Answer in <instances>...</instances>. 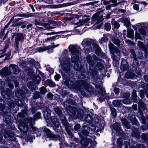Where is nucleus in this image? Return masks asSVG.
Masks as SVG:
<instances>
[{
  "mask_svg": "<svg viewBox=\"0 0 148 148\" xmlns=\"http://www.w3.org/2000/svg\"><path fill=\"white\" fill-rule=\"evenodd\" d=\"M81 16V15H77L75 14V15H72V16L70 17H69L67 19L69 20H71L73 19V18L74 17L76 18H78Z\"/></svg>",
  "mask_w": 148,
  "mask_h": 148,
  "instance_id": "33",
  "label": "nucleus"
},
{
  "mask_svg": "<svg viewBox=\"0 0 148 148\" xmlns=\"http://www.w3.org/2000/svg\"><path fill=\"white\" fill-rule=\"evenodd\" d=\"M114 92L116 95V96H115V97H116L117 96V95L119 92V90L118 88H114Z\"/></svg>",
  "mask_w": 148,
  "mask_h": 148,
  "instance_id": "54",
  "label": "nucleus"
},
{
  "mask_svg": "<svg viewBox=\"0 0 148 148\" xmlns=\"http://www.w3.org/2000/svg\"><path fill=\"white\" fill-rule=\"evenodd\" d=\"M133 118V119L131 120L133 123L134 124H137V121L136 119L135 118V117L134 116Z\"/></svg>",
  "mask_w": 148,
  "mask_h": 148,
  "instance_id": "63",
  "label": "nucleus"
},
{
  "mask_svg": "<svg viewBox=\"0 0 148 148\" xmlns=\"http://www.w3.org/2000/svg\"><path fill=\"white\" fill-rule=\"evenodd\" d=\"M32 82H29L27 84V86L28 88L30 89L32 91H33L35 90V86L32 85Z\"/></svg>",
  "mask_w": 148,
  "mask_h": 148,
  "instance_id": "30",
  "label": "nucleus"
},
{
  "mask_svg": "<svg viewBox=\"0 0 148 148\" xmlns=\"http://www.w3.org/2000/svg\"><path fill=\"white\" fill-rule=\"evenodd\" d=\"M68 51L64 50L60 58V66L64 72L66 74H68L70 72V59L68 57L67 55Z\"/></svg>",
  "mask_w": 148,
  "mask_h": 148,
  "instance_id": "3",
  "label": "nucleus"
},
{
  "mask_svg": "<svg viewBox=\"0 0 148 148\" xmlns=\"http://www.w3.org/2000/svg\"><path fill=\"white\" fill-rule=\"evenodd\" d=\"M122 20L123 21L124 25L126 27H128L130 25V21L127 18H122Z\"/></svg>",
  "mask_w": 148,
  "mask_h": 148,
  "instance_id": "26",
  "label": "nucleus"
},
{
  "mask_svg": "<svg viewBox=\"0 0 148 148\" xmlns=\"http://www.w3.org/2000/svg\"><path fill=\"white\" fill-rule=\"evenodd\" d=\"M46 82L50 86L54 87L56 85L55 84L54 82L50 80H47Z\"/></svg>",
  "mask_w": 148,
  "mask_h": 148,
  "instance_id": "29",
  "label": "nucleus"
},
{
  "mask_svg": "<svg viewBox=\"0 0 148 148\" xmlns=\"http://www.w3.org/2000/svg\"><path fill=\"white\" fill-rule=\"evenodd\" d=\"M90 44L91 42L90 40L88 39H84L82 43V45L84 48L87 47L86 49L87 48V47H89V45Z\"/></svg>",
  "mask_w": 148,
  "mask_h": 148,
  "instance_id": "15",
  "label": "nucleus"
},
{
  "mask_svg": "<svg viewBox=\"0 0 148 148\" xmlns=\"http://www.w3.org/2000/svg\"><path fill=\"white\" fill-rule=\"evenodd\" d=\"M109 47L111 53L113 56H116L118 58H120V53L119 50L115 47L112 43H109Z\"/></svg>",
  "mask_w": 148,
  "mask_h": 148,
  "instance_id": "8",
  "label": "nucleus"
},
{
  "mask_svg": "<svg viewBox=\"0 0 148 148\" xmlns=\"http://www.w3.org/2000/svg\"><path fill=\"white\" fill-rule=\"evenodd\" d=\"M102 16H99L98 13L95 14L92 18V24H97L103 20Z\"/></svg>",
  "mask_w": 148,
  "mask_h": 148,
  "instance_id": "11",
  "label": "nucleus"
},
{
  "mask_svg": "<svg viewBox=\"0 0 148 148\" xmlns=\"http://www.w3.org/2000/svg\"><path fill=\"white\" fill-rule=\"evenodd\" d=\"M63 77L64 84L69 88H74L79 90L82 88L89 91L90 90V89H92L91 86L85 81H78L76 82L73 78L65 79L64 76H63Z\"/></svg>",
  "mask_w": 148,
  "mask_h": 148,
  "instance_id": "2",
  "label": "nucleus"
},
{
  "mask_svg": "<svg viewBox=\"0 0 148 148\" xmlns=\"http://www.w3.org/2000/svg\"><path fill=\"white\" fill-rule=\"evenodd\" d=\"M141 118L143 124H145L146 123V120L145 118L143 116H141Z\"/></svg>",
  "mask_w": 148,
  "mask_h": 148,
  "instance_id": "56",
  "label": "nucleus"
},
{
  "mask_svg": "<svg viewBox=\"0 0 148 148\" xmlns=\"http://www.w3.org/2000/svg\"><path fill=\"white\" fill-rule=\"evenodd\" d=\"M5 83L3 81H0V89L1 91V94L5 98L8 105L10 107L13 106L14 102L10 99V97L12 94V91L8 88H4Z\"/></svg>",
  "mask_w": 148,
  "mask_h": 148,
  "instance_id": "4",
  "label": "nucleus"
},
{
  "mask_svg": "<svg viewBox=\"0 0 148 148\" xmlns=\"http://www.w3.org/2000/svg\"><path fill=\"white\" fill-rule=\"evenodd\" d=\"M112 103L114 106L118 107L121 105V101L119 100H115L113 101Z\"/></svg>",
  "mask_w": 148,
  "mask_h": 148,
  "instance_id": "23",
  "label": "nucleus"
},
{
  "mask_svg": "<svg viewBox=\"0 0 148 148\" xmlns=\"http://www.w3.org/2000/svg\"><path fill=\"white\" fill-rule=\"evenodd\" d=\"M110 1L114 4L113 6H117L120 3V2L116 3L117 1L116 0H110Z\"/></svg>",
  "mask_w": 148,
  "mask_h": 148,
  "instance_id": "47",
  "label": "nucleus"
},
{
  "mask_svg": "<svg viewBox=\"0 0 148 148\" xmlns=\"http://www.w3.org/2000/svg\"><path fill=\"white\" fill-rule=\"evenodd\" d=\"M93 50H95L96 54L99 55L101 53V50L100 47L97 45H95Z\"/></svg>",
  "mask_w": 148,
  "mask_h": 148,
  "instance_id": "21",
  "label": "nucleus"
},
{
  "mask_svg": "<svg viewBox=\"0 0 148 148\" xmlns=\"http://www.w3.org/2000/svg\"><path fill=\"white\" fill-rule=\"evenodd\" d=\"M47 97L48 99H51L53 98V96L52 94L50 93H49L47 95Z\"/></svg>",
  "mask_w": 148,
  "mask_h": 148,
  "instance_id": "57",
  "label": "nucleus"
},
{
  "mask_svg": "<svg viewBox=\"0 0 148 148\" xmlns=\"http://www.w3.org/2000/svg\"><path fill=\"white\" fill-rule=\"evenodd\" d=\"M108 39L107 37H103L101 38V40H102V42H106L108 40Z\"/></svg>",
  "mask_w": 148,
  "mask_h": 148,
  "instance_id": "62",
  "label": "nucleus"
},
{
  "mask_svg": "<svg viewBox=\"0 0 148 148\" xmlns=\"http://www.w3.org/2000/svg\"><path fill=\"white\" fill-rule=\"evenodd\" d=\"M46 69L47 71L49 72L50 74H52L54 72L53 70L51 68H48L47 67Z\"/></svg>",
  "mask_w": 148,
  "mask_h": 148,
  "instance_id": "53",
  "label": "nucleus"
},
{
  "mask_svg": "<svg viewBox=\"0 0 148 148\" xmlns=\"http://www.w3.org/2000/svg\"><path fill=\"white\" fill-rule=\"evenodd\" d=\"M80 127V125L79 124H76L74 127L75 130L76 131H78Z\"/></svg>",
  "mask_w": 148,
  "mask_h": 148,
  "instance_id": "52",
  "label": "nucleus"
},
{
  "mask_svg": "<svg viewBox=\"0 0 148 148\" xmlns=\"http://www.w3.org/2000/svg\"><path fill=\"white\" fill-rule=\"evenodd\" d=\"M110 110L112 115L114 117H115L116 116V112L115 109L113 108H112L110 109Z\"/></svg>",
  "mask_w": 148,
  "mask_h": 148,
  "instance_id": "42",
  "label": "nucleus"
},
{
  "mask_svg": "<svg viewBox=\"0 0 148 148\" xmlns=\"http://www.w3.org/2000/svg\"><path fill=\"white\" fill-rule=\"evenodd\" d=\"M112 128L116 131L120 130V124L117 123H114L112 125Z\"/></svg>",
  "mask_w": 148,
  "mask_h": 148,
  "instance_id": "25",
  "label": "nucleus"
},
{
  "mask_svg": "<svg viewBox=\"0 0 148 148\" xmlns=\"http://www.w3.org/2000/svg\"><path fill=\"white\" fill-rule=\"evenodd\" d=\"M139 47L141 48H142L144 50H145V47L144 46L143 43L141 42L140 41H139L138 42V44Z\"/></svg>",
  "mask_w": 148,
  "mask_h": 148,
  "instance_id": "37",
  "label": "nucleus"
},
{
  "mask_svg": "<svg viewBox=\"0 0 148 148\" xmlns=\"http://www.w3.org/2000/svg\"><path fill=\"white\" fill-rule=\"evenodd\" d=\"M61 77L59 74H56L54 76V78L56 80L58 81Z\"/></svg>",
  "mask_w": 148,
  "mask_h": 148,
  "instance_id": "55",
  "label": "nucleus"
},
{
  "mask_svg": "<svg viewBox=\"0 0 148 148\" xmlns=\"http://www.w3.org/2000/svg\"><path fill=\"white\" fill-rule=\"evenodd\" d=\"M9 70L8 67H5L2 69L1 71V74L2 76H7L10 74L11 72H12L15 74H17L19 72L18 66L15 64H11L9 66Z\"/></svg>",
  "mask_w": 148,
  "mask_h": 148,
  "instance_id": "6",
  "label": "nucleus"
},
{
  "mask_svg": "<svg viewBox=\"0 0 148 148\" xmlns=\"http://www.w3.org/2000/svg\"><path fill=\"white\" fill-rule=\"evenodd\" d=\"M29 61L30 62L31 64H32V65L34 66L35 65V62L34 59H30V60H29Z\"/></svg>",
  "mask_w": 148,
  "mask_h": 148,
  "instance_id": "59",
  "label": "nucleus"
},
{
  "mask_svg": "<svg viewBox=\"0 0 148 148\" xmlns=\"http://www.w3.org/2000/svg\"><path fill=\"white\" fill-rule=\"evenodd\" d=\"M132 136L134 137H136L137 138H139V134L136 129H134L133 130V132L132 134Z\"/></svg>",
  "mask_w": 148,
  "mask_h": 148,
  "instance_id": "24",
  "label": "nucleus"
},
{
  "mask_svg": "<svg viewBox=\"0 0 148 148\" xmlns=\"http://www.w3.org/2000/svg\"><path fill=\"white\" fill-rule=\"evenodd\" d=\"M16 95V97L20 98V96H22V94L23 93V91L21 90H16L15 91Z\"/></svg>",
  "mask_w": 148,
  "mask_h": 148,
  "instance_id": "28",
  "label": "nucleus"
},
{
  "mask_svg": "<svg viewBox=\"0 0 148 148\" xmlns=\"http://www.w3.org/2000/svg\"><path fill=\"white\" fill-rule=\"evenodd\" d=\"M122 121L123 124L128 129L130 128V125L128 122L127 120L125 119H122Z\"/></svg>",
  "mask_w": 148,
  "mask_h": 148,
  "instance_id": "27",
  "label": "nucleus"
},
{
  "mask_svg": "<svg viewBox=\"0 0 148 148\" xmlns=\"http://www.w3.org/2000/svg\"><path fill=\"white\" fill-rule=\"evenodd\" d=\"M123 102L125 104H129L130 103L129 101L127 99H123Z\"/></svg>",
  "mask_w": 148,
  "mask_h": 148,
  "instance_id": "64",
  "label": "nucleus"
},
{
  "mask_svg": "<svg viewBox=\"0 0 148 148\" xmlns=\"http://www.w3.org/2000/svg\"><path fill=\"white\" fill-rule=\"evenodd\" d=\"M135 38L136 39H141V37L140 36L139 33L137 31H136L135 32Z\"/></svg>",
  "mask_w": 148,
  "mask_h": 148,
  "instance_id": "45",
  "label": "nucleus"
},
{
  "mask_svg": "<svg viewBox=\"0 0 148 148\" xmlns=\"http://www.w3.org/2000/svg\"><path fill=\"white\" fill-rule=\"evenodd\" d=\"M51 114V111L49 109L47 108L46 110L44 111V115L45 117L48 119L50 117Z\"/></svg>",
  "mask_w": 148,
  "mask_h": 148,
  "instance_id": "19",
  "label": "nucleus"
},
{
  "mask_svg": "<svg viewBox=\"0 0 148 148\" xmlns=\"http://www.w3.org/2000/svg\"><path fill=\"white\" fill-rule=\"evenodd\" d=\"M5 51V49H4L3 50H0V58H2L4 56L3 54Z\"/></svg>",
  "mask_w": 148,
  "mask_h": 148,
  "instance_id": "49",
  "label": "nucleus"
},
{
  "mask_svg": "<svg viewBox=\"0 0 148 148\" xmlns=\"http://www.w3.org/2000/svg\"><path fill=\"white\" fill-rule=\"evenodd\" d=\"M97 67L99 68V69L102 70L103 67V66L100 63L98 62L97 63Z\"/></svg>",
  "mask_w": 148,
  "mask_h": 148,
  "instance_id": "46",
  "label": "nucleus"
},
{
  "mask_svg": "<svg viewBox=\"0 0 148 148\" xmlns=\"http://www.w3.org/2000/svg\"><path fill=\"white\" fill-rule=\"evenodd\" d=\"M90 20V18L86 16H84L82 19V21L84 22V24L87 23Z\"/></svg>",
  "mask_w": 148,
  "mask_h": 148,
  "instance_id": "34",
  "label": "nucleus"
},
{
  "mask_svg": "<svg viewBox=\"0 0 148 148\" xmlns=\"http://www.w3.org/2000/svg\"><path fill=\"white\" fill-rule=\"evenodd\" d=\"M40 92H36L35 93L33 97L35 99H37L40 97Z\"/></svg>",
  "mask_w": 148,
  "mask_h": 148,
  "instance_id": "50",
  "label": "nucleus"
},
{
  "mask_svg": "<svg viewBox=\"0 0 148 148\" xmlns=\"http://www.w3.org/2000/svg\"><path fill=\"white\" fill-rule=\"evenodd\" d=\"M122 139L121 138H119L117 139V143L118 145L120 147H121V146L122 144Z\"/></svg>",
  "mask_w": 148,
  "mask_h": 148,
  "instance_id": "48",
  "label": "nucleus"
},
{
  "mask_svg": "<svg viewBox=\"0 0 148 148\" xmlns=\"http://www.w3.org/2000/svg\"><path fill=\"white\" fill-rule=\"evenodd\" d=\"M42 25L43 26L45 27L47 29H48L54 28V27L51 26L50 25L48 24L43 23L42 24Z\"/></svg>",
  "mask_w": 148,
  "mask_h": 148,
  "instance_id": "35",
  "label": "nucleus"
},
{
  "mask_svg": "<svg viewBox=\"0 0 148 148\" xmlns=\"http://www.w3.org/2000/svg\"><path fill=\"white\" fill-rule=\"evenodd\" d=\"M136 92V91L135 90H134L132 92V98L134 101H136V99L137 97Z\"/></svg>",
  "mask_w": 148,
  "mask_h": 148,
  "instance_id": "41",
  "label": "nucleus"
},
{
  "mask_svg": "<svg viewBox=\"0 0 148 148\" xmlns=\"http://www.w3.org/2000/svg\"><path fill=\"white\" fill-rule=\"evenodd\" d=\"M43 130L44 132L46 133V135L52 140H60V136L57 135L53 134L51 132L49 129L45 127L43 128Z\"/></svg>",
  "mask_w": 148,
  "mask_h": 148,
  "instance_id": "10",
  "label": "nucleus"
},
{
  "mask_svg": "<svg viewBox=\"0 0 148 148\" xmlns=\"http://www.w3.org/2000/svg\"><path fill=\"white\" fill-rule=\"evenodd\" d=\"M133 8L135 10H136L137 11L139 10V7L137 4H134V5H133Z\"/></svg>",
  "mask_w": 148,
  "mask_h": 148,
  "instance_id": "58",
  "label": "nucleus"
},
{
  "mask_svg": "<svg viewBox=\"0 0 148 148\" xmlns=\"http://www.w3.org/2000/svg\"><path fill=\"white\" fill-rule=\"evenodd\" d=\"M4 136L5 138H8L13 137L14 134L11 131H5L4 133Z\"/></svg>",
  "mask_w": 148,
  "mask_h": 148,
  "instance_id": "17",
  "label": "nucleus"
},
{
  "mask_svg": "<svg viewBox=\"0 0 148 148\" xmlns=\"http://www.w3.org/2000/svg\"><path fill=\"white\" fill-rule=\"evenodd\" d=\"M142 138L144 140H148V133L146 134H143L142 135Z\"/></svg>",
  "mask_w": 148,
  "mask_h": 148,
  "instance_id": "39",
  "label": "nucleus"
},
{
  "mask_svg": "<svg viewBox=\"0 0 148 148\" xmlns=\"http://www.w3.org/2000/svg\"><path fill=\"white\" fill-rule=\"evenodd\" d=\"M69 49L71 54V62H75L74 65L75 70L79 71L82 68L80 62L79 60V56L81 54V49L78 46L75 45H70Z\"/></svg>",
  "mask_w": 148,
  "mask_h": 148,
  "instance_id": "1",
  "label": "nucleus"
},
{
  "mask_svg": "<svg viewBox=\"0 0 148 148\" xmlns=\"http://www.w3.org/2000/svg\"><path fill=\"white\" fill-rule=\"evenodd\" d=\"M25 123H27V125L23 122L19 124L18 127L21 132H26L28 128H31L32 129L36 130V129H34V127L33 126L34 123V119L31 117L28 118L26 119Z\"/></svg>",
  "mask_w": 148,
  "mask_h": 148,
  "instance_id": "5",
  "label": "nucleus"
},
{
  "mask_svg": "<svg viewBox=\"0 0 148 148\" xmlns=\"http://www.w3.org/2000/svg\"><path fill=\"white\" fill-rule=\"evenodd\" d=\"M125 148H129L130 147L129 144L127 141L125 142Z\"/></svg>",
  "mask_w": 148,
  "mask_h": 148,
  "instance_id": "61",
  "label": "nucleus"
},
{
  "mask_svg": "<svg viewBox=\"0 0 148 148\" xmlns=\"http://www.w3.org/2000/svg\"><path fill=\"white\" fill-rule=\"evenodd\" d=\"M51 121L54 126L57 128H59L60 130L61 129V127H60V123L58 121L57 119L54 117L52 116L51 118Z\"/></svg>",
  "mask_w": 148,
  "mask_h": 148,
  "instance_id": "14",
  "label": "nucleus"
},
{
  "mask_svg": "<svg viewBox=\"0 0 148 148\" xmlns=\"http://www.w3.org/2000/svg\"><path fill=\"white\" fill-rule=\"evenodd\" d=\"M54 110L55 112L58 115L60 116L62 115V112L59 108H55Z\"/></svg>",
  "mask_w": 148,
  "mask_h": 148,
  "instance_id": "32",
  "label": "nucleus"
},
{
  "mask_svg": "<svg viewBox=\"0 0 148 148\" xmlns=\"http://www.w3.org/2000/svg\"><path fill=\"white\" fill-rule=\"evenodd\" d=\"M41 118V113L40 112H37L35 115L34 119H38Z\"/></svg>",
  "mask_w": 148,
  "mask_h": 148,
  "instance_id": "44",
  "label": "nucleus"
},
{
  "mask_svg": "<svg viewBox=\"0 0 148 148\" xmlns=\"http://www.w3.org/2000/svg\"><path fill=\"white\" fill-rule=\"evenodd\" d=\"M127 37L131 38H133L134 36V31L130 28L127 29Z\"/></svg>",
  "mask_w": 148,
  "mask_h": 148,
  "instance_id": "16",
  "label": "nucleus"
},
{
  "mask_svg": "<svg viewBox=\"0 0 148 148\" xmlns=\"http://www.w3.org/2000/svg\"><path fill=\"white\" fill-rule=\"evenodd\" d=\"M58 45H57L54 46H48L47 47L44 46L43 47H40L36 49V51L37 52H42L48 49L56 47L58 46Z\"/></svg>",
  "mask_w": 148,
  "mask_h": 148,
  "instance_id": "13",
  "label": "nucleus"
},
{
  "mask_svg": "<svg viewBox=\"0 0 148 148\" xmlns=\"http://www.w3.org/2000/svg\"><path fill=\"white\" fill-rule=\"evenodd\" d=\"M99 90L100 94L98 95L99 97V100L101 102H102L105 99H108L110 98H112L109 97L108 94L106 93L103 89L101 86L99 88Z\"/></svg>",
  "mask_w": 148,
  "mask_h": 148,
  "instance_id": "9",
  "label": "nucleus"
},
{
  "mask_svg": "<svg viewBox=\"0 0 148 148\" xmlns=\"http://www.w3.org/2000/svg\"><path fill=\"white\" fill-rule=\"evenodd\" d=\"M96 58V57H94L93 60H92V57L88 55L86 57V61L90 66L89 67L90 73L88 74V75H89L90 74L93 77L96 75L98 73L97 69H95L94 66L95 59Z\"/></svg>",
  "mask_w": 148,
  "mask_h": 148,
  "instance_id": "7",
  "label": "nucleus"
},
{
  "mask_svg": "<svg viewBox=\"0 0 148 148\" xmlns=\"http://www.w3.org/2000/svg\"><path fill=\"white\" fill-rule=\"evenodd\" d=\"M24 35L22 34H17L16 39V43L17 41H22L24 39Z\"/></svg>",
  "mask_w": 148,
  "mask_h": 148,
  "instance_id": "20",
  "label": "nucleus"
},
{
  "mask_svg": "<svg viewBox=\"0 0 148 148\" xmlns=\"http://www.w3.org/2000/svg\"><path fill=\"white\" fill-rule=\"evenodd\" d=\"M105 28L106 29L107 31H109L111 28V26L110 23H106L105 24Z\"/></svg>",
  "mask_w": 148,
  "mask_h": 148,
  "instance_id": "40",
  "label": "nucleus"
},
{
  "mask_svg": "<svg viewBox=\"0 0 148 148\" xmlns=\"http://www.w3.org/2000/svg\"><path fill=\"white\" fill-rule=\"evenodd\" d=\"M135 148H146V147L144 145L139 144L136 145Z\"/></svg>",
  "mask_w": 148,
  "mask_h": 148,
  "instance_id": "51",
  "label": "nucleus"
},
{
  "mask_svg": "<svg viewBox=\"0 0 148 148\" xmlns=\"http://www.w3.org/2000/svg\"><path fill=\"white\" fill-rule=\"evenodd\" d=\"M40 89L41 93L42 94H45L47 92L46 88L44 87H41Z\"/></svg>",
  "mask_w": 148,
  "mask_h": 148,
  "instance_id": "43",
  "label": "nucleus"
},
{
  "mask_svg": "<svg viewBox=\"0 0 148 148\" xmlns=\"http://www.w3.org/2000/svg\"><path fill=\"white\" fill-rule=\"evenodd\" d=\"M128 64L127 62L125 60L124 61H122L121 64L120 66V68L123 71L125 70L128 68Z\"/></svg>",
  "mask_w": 148,
  "mask_h": 148,
  "instance_id": "18",
  "label": "nucleus"
},
{
  "mask_svg": "<svg viewBox=\"0 0 148 148\" xmlns=\"http://www.w3.org/2000/svg\"><path fill=\"white\" fill-rule=\"evenodd\" d=\"M74 23L76 25V27H78L84 24V22H83L82 20H80L79 22L76 23Z\"/></svg>",
  "mask_w": 148,
  "mask_h": 148,
  "instance_id": "36",
  "label": "nucleus"
},
{
  "mask_svg": "<svg viewBox=\"0 0 148 148\" xmlns=\"http://www.w3.org/2000/svg\"><path fill=\"white\" fill-rule=\"evenodd\" d=\"M113 42L115 44L119 46L120 45V41L119 39L117 38H114L112 39Z\"/></svg>",
  "mask_w": 148,
  "mask_h": 148,
  "instance_id": "38",
  "label": "nucleus"
},
{
  "mask_svg": "<svg viewBox=\"0 0 148 148\" xmlns=\"http://www.w3.org/2000/svg\"><path fill=\"white\" fill-rule=\"evenodd\" d=\"M143 23H139L137 24L136 26L133 25L132 28L136 31H137V28H139V31L140 34L142 35H145L146 34V32L145 29L143 27Z\"/></svg>",
  "mask_w": 148,
  "mask_h": 148,
  "instance_id": "12",
  "label": "nucleus"
},
{
  "mask_svg": "<svg viewBox=\"0 0 148 148\" xmlns=\"http://www.w3.org/2000/svg\"><path fill=\"white\" fill-rule=\"evenodd\" d=\"M41 78L39 76H37L36 77H34L33 78V80L35 84H39L40 82V81Z\"/></svg>",
  "mask_w": 148,
  "mask_h": 148,
  "instance_id": "22",
  "label": "nucleus"
},
{
  "mask_svg": "<svg viewBox=\"0 0 148 148\" xmlns=\"http://www.w3.org/2000/svg\"><path fill=\"white\" fill-rule=\"evenodd\" d=\"M130 74L131 75L129 76L128 77V78L133 79L136 77V76H135V75L134 73H131Z\"/></svg>",
  "mask_w": 148,
  "mask_h": 148,
  "instance_id": "60",
  "label": "nucleus"
},
{
  "mask_svg": "<svg viewBox=\"0 0 148 148\" xmlns=\"http://www.w3.org/2000/svg\"><path fill=\"white\" fill-rule=\"evenodd\" d=\"M111 22L112 25L114 26L115 28H118L119 27L120 25L119 23L116 21L113 20Z\"/></svg>",
  "mask_w": 148,
  "mask_h": 148,
  "instance_id": "31",
  "label": "nucleus"
}]
</instances>
